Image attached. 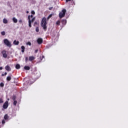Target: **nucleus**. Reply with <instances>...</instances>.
Segmentation results:
<instances>
[{
	"label": "nucleus",
	"mask_w": 128,
	"mask_h": 128,
	"mask_svg": "<svg viewBox=\"0 0 128 128\" xmlns=\"http://www.w3.org/2000/svg\"><path fill=\"white\" fill-rule=\"evenodd\" d=\"M19 22H20V23H22V20H19Z\"/></svg>",
	"instance_id": "obj_35"
},
{
	"label": "nucleus",
	"mask_w": 128,
	"mask_h": 128,
	"mask_svg": "<svg viewBox=\"0 0 128 128\" xmlns=\"http://www.w3.org/2000/svg\"><path fill=\"white\" fill-rule=\"evenodd\" d=\"M28 25H29V26L30 28H31L32 26V20H30V15H29L28 16Z\"/></svg>",
	"instance_id": "obj_6"
},
{
	"label": "nucleus",
	"mask_w": 128,
	"mask_h": 128,
	"mask_svg": "<svg viewBox=\"0 0 128 128\" xmlns=\"http://www.w3.org/2000/svg\"><path fill=\"white\" fill-rule=\"evenodd\" d=\"M2 76H4V74H2Z\"/></svg>",
	"instance_id": "obj_41"
},
{
	"label": "nucleus",
	"mask_w": 128,
	"mask_h": 128,
	"mask_svg": "<svg viewBox=\"0 0 128 128\" xmlns=\"http://www.w3.org/2000/svg\"><path fill=\"white\" fill-rule=\"evenodd\" d=\"M6 80L8 81H10V80H12V76H8L6 78Z\"/></svg>",
	"instance_id": "obj_15"
},
{
	"label": "nucleus",
	"mask_w": 128,
	"mask_h": 128,
	"mask_svg": "<svg viewBox=\"0 0 128 128\" xmlns=\"http://www.w3.org/2000/svg\"><path fill=\"white\" fill-rule=\"evenodd\" d=\"M3 22L4 24H6L8 23V20L6 19H4Z\"/></svg>",
	"instance_id": "obj_22"
},
{
	"label": "nucleus",
	"mask_w": 128,
	"mask_h": 128,
	"mask_svg": "<svg viewBox=\"0 0 128 128\" xmlns=\"http://www.w3.org/2000/svg\"><path fill=\"white\" fill-rule=\"evenodd\" d=\"M4 103V99L2 98H0V104Z\"/></svg>",
	"instance_id": "obj_20"
},
{
	"label": "nucleus",
	"mask_w": 128,
	"mask_h": 128,
	"mask_svg": "<svg viewBox=\"0 0 128 128\" xmlns=\"http://www.w3.org/2000/svg\"><path fill=\"white\" fill-rule=\"evenodd\" d=\"M1 123V122H0V124Z\"/></svg>",
	"instance_id": "obj_43"
},
{
	"label": "nucleus",
	"mask_w": 128,
	"mask_h": 128,
	"mask_svg": "<svg viewBox=\"0 0 128 128\" xmlns=\"http://www.w3.org/2000/svg\"><path fill=\"white\" fill-rule=\"evenodd\" d=\"M28 57H26V62H28Z\"/></svg>",
	"instance_id": "obj_30"
},
{
	"label": "nucleus",
	"mask_w": 128,
	"mask_h": 128,
	"mask_svg": "<svg viewBox=\"0 0 128 128\" xmlns=\"http://www.w3.org/2000/svg\"><path fill=\"white\" fill-rule=\"evenodd\" d=\"M26 44L29 45L30 46H32V43H31V42H28L26 43Z\"/></svg>",
	"instance_id": "obj_27"
},
{
	"label": "nucleus",
	"mask_w": 128,
	"mask_h": 128,
	"mask_svg": "<svg viewBox=\"0 0 128 128\" xmlns=\"http://www.w3.org/2000/svg\"><path fill=\"white\" fill-rule=\"evenodd\" d=\"M16 69H20V64H16Z\"/></svg>",
	"instance_id": "obj_16"
},
{
	"label": "nucleus",
	"mask_w": 128,
	"mask_h": 128,
	"mask_svg": "<svg viewBox=\"0 0 128 128\" xmlns=\"http://www.w3.org/2000/svg\"><path fill=\"white\" fill-rule=\"evenodd\" d=\"M47 24L48 23L46 22V17H44L42 20L40 26H42V27L43 28V29L44 30V31H46L47 30Z\"/></svg>",
	"instance_id": "obj_1"
},
{
	"label": "nucleus",
	"mask_w": 128,
	"mask_h": 128,
	"mask_svg": "<svg viewBox=\"0 0 128 128\" xmlns=\"http://www.w3.org/2000/svg\"><path fill=\"white\" fill-rule=\"evenodd\" d=\"M8 107V101H6L3 104V108H4V109H6Z\"/></svg>",
	"instance_id": "obj_5"
},
{
	"label": "nucleus",
	"mask_w": 128,
	"mask_h": 128,
	"mask_svg": "<svg viewBox=\"0 0 128 128\" xmlns=\"http://www.w3.org/2000/svg\"><path fill=\"white\" fill-rule=\"evenodd\" d=\"M66 22H67V21L66 20H62V23L64 25H66Z\"/></svg>",
	"instance_id": "obj_10"
},
{
	"label": "nucleus",
	"mask_w": 128,
	"mask_h": 128,
	"mask_svg": "<svg viewBox=\"0 0 128 128\" xmlns=\"http://www.w3.org/2000/svg\"><path fill=\"white\" fill-rule=\"evenodd\" d=\"M37 42L38 44H42L43 42V39H42V38H38Z\"/></svg>",
	"instance_id": "obj_7"
},
{
	"label": "nucleus",
	"mask_w": 128,
	"mask_h": 128,
	"mask_svg": "<svg viewBox=\"0 0 128 128\" xmlns=\"http://www.w3.org/2000/svg\"><path fill=\"white\" fill-rule=\"evenodd\" d=\"M24 68L25 70H30V66H24Z\"/></svg>",
	"instance_id": "obj_14"
},
{
	"label": "nucleus",
	"mask_w": 128,
	"mask_h": 128,
	"mask_svg": "<svg viewBox=\"0 0 128 128\" xmlns=\"http://www.w3.org/2000/svg\"><path fill=\"white\" fill-rule=\"evenodd\" d=\"M1 34L3 36H4V35H6V32H4V31H2V32H1Z\"/></svg>",
	"instance_id": "obj_25"
},
{
	"label": "nucleus",
	"mask_w": 128,
	"mask_h": 128,
	"mask_svg": "<svg viewBox=\"0 0 128 128\" xmlns=\"http://www.w3.org/2000/svg\"><path fill=\"white\" fill-rule=\"evenodd\" d=\"M30 17H31V18H33V15H30Z\"/></svg>",
	"instance_id": "obj_39"
},
{
	"label": "nucleus",
	"mask_w": 128,
	"mask_h": 128,
	"mask_svg": "<svg viewBox=\"0 0 128 128\" xmlns=\"http://www.w3.org/2000/svg\"><path fill=\"white\" fill-rule=\"evenodd\" d=\"M26 13L28 14L29 13V11H26Z\"/></svg>",
	"instance_id": "obj_40"
},
{
	"label": "nucleus",
	"mask_w": 128,
	"mask_h": 128,
	"mask_svg": "<svg viewBox=\"0 0 128 128\" xmlns=\"http://www.w3.org/2000/svg\"><path fill=\"white\" fill-rule=\"evenodd\" d=\"M36 32H39V28H38V27H36Z\"/></svg>",
	"instance_id": "obj_26"
},
{
	"label": "nucleus",
	"mask_w": 128,
	"mask_h": 128,
	"mask_svg": "<svg viewBox=\"0 0 128 128\" xmlns=\"http://www.w3.org/2000/svg\"><path fill=\"white\" fill-rule=\"evenodd\" d=\"M0 70H2V67H0Z\"/></svg>",
	"instance_id": "obj_37"
},
{
	"label": "nucleus",
	"mask_w": 128,
	"mask_h": 128,
	"mask_svg": "<svg viewBox=\"0 0 128 128\" xmlns=\"http://www.w3.org/2000/svg\"><path fill=\"white\" fill-rule=\"evenodd\" d=\"M6 70L8 72L11 71L12 68L8 65H6L5 67Z\"/></svg>",
	"instance_id": "obj_8"
},
{
	"label": "nucleus",
	"mask_w": 128,
	"mask_h": 128,
	"mask_svg": "<svg viewBox=\"0 0 128 128\" xmlns=\"http://www.w3.org/2000/svg\"><path fill=\"white\" fill-rule=\"evenodd\" d=\"M36 20V18L34 17V18H32V22H34V21Z\"/></svg>",
	"instance_id": "obj_28"
},
{
	"label": "nucleus",
	"mask_w": 128,
	"mask_h": 128,
	"mask_svg": "<svg viewBox=\"0 0 128 128\" xmlns=\"http://www.w3.org/2000/svg\"><path fill=\"white\" fill-rule=\"evenodd\" d=\"M21 49H22V53H24V50H25V47H24V46H22Z\"/></svg>",
	"instance_id": "obj_11"
},
{
	"label": "nucleus",
	"mask_w": 128,
	"mask_h": 128,
	"mask_svg": "<svg viewBox=\"0 0 128 128\" xmlns=\"http://www.w3.org/2000/svg\"><path fill=\"white\" fill-rule=\"evenodd\" d=\"M53 7H50L49 8V10H52Z\"/></svg>",
	"instance_id": "obj_34"
},
{
	"label": "nucleus",
	"mask_w": 128,
	"mask_h": 128,
	"mask_svg": "<svg viewBox=\"0 0 128 128\" xmlns=\"http://www.w3.org/2000/svg\"><path fill=\"white\" fill-rule=\"evenodd\" d=\"M2 54L4 58H6V57H8V54H6V50H2Z\"/></svg>",
	"instance_id": "obj_4"
},
{
	"label": "nucleus",
	"mask_w": 128,
	"mask_h": 128,
	"mask_svg": "<svg viewBox=\"0 0 128 128\" xmlns=\"http://www.w3.org/2000/svg\"><path fill=\"white\" fill-rule=\"evenodd\" d=\"M0 86L1 87H4V84L3 82H1V83H0Z\"/></svg>",
	"instance_id": "obj_23"
},
{
	"label": "nucleus",
	"mask_w": 128,
	"mask_h": 128,
	"mask_svg": "<svg viewBox=\"0 0 128 128\" xmlns=\"http://www.w3.org/2000/svg\"><path fill=\"white\" fill-rule=\"evenodd\" d=\"M8 74L7 72H4V75H6Z\"/></svg>",
	"instance_id": "obj_38"
},
{
	"label": "nucleus",
	"mask_w": 128,
	"mask_h": 128,
	"mask_svg": "<svg viewBox=\"0 0 128 128\" xmlns=\"http://www.w3.org/2000/svg\"><path fill=\"white\" fill-rule=\"evenodd\" d=\"M66 12V9H63L62 12H60V13H59V17L60 18H63V17H64Z\"/></svg>",
	"instance_id": "obj_2"
},
{
	"label": "nucleus",
	"mask_w": 128,
	"mask_h": 128,
	"mask_svg": "<svg viewBox=\"0 0 128 128\" xmlns=\"http://www.w3.org/2000/svg\"><path fill=\"white\" fill-rule=\"evenodd\" d=\"M32 14L33 15H35L36 13L35 12L34 10H32L31 12Z\"/></svg>",
	"instance_id": "obj_29"
},
{
	"label": "nucleus",
	"mask_w": 128,
	"mask_h": 128,
	"mask_svg": "<svg viewBox=\"0 0 128 128\" xmlns=\"http://www.w3.org/2000/svg\"><path fill=\"white\" fill-rule=\"evenodd\" d=\"M19 43V41H16V40L14 41V45H18Z\"/></svg>",
	"instance_id": "obj_13"
},
{
	"label": "nucleus",
	"mask_w": 128,
	"mask_h": 128,
	"mask_svg": "<svg viewBox=\"0 0 128 128\" xmlns=\"http://www.w3.org/2000/svg\"><path fill=\"white\" fill-rule=\"evenodd\" d=\"M4 119H6V120L8 119V114H6L4 115Z\"/></svg>",
	"instance_id": "obj_21"
},
{
	"label": "nucleus",
	"mask_w": 128,
	"mask_h": 128,
	"mask_svg": "<svg viewBox=\"0 0 128 128\" xmlns=\"http://www.w3.org/2000/svg\"><path fill=\"white\" fill-rule=\"evenodd\" d=\"M16 99V95H14L12 96V100H14V102L15 101Z\"/></svg>",
	"instance_id": "obj_24"
},
{
	"label": "nucleus",
	"mask_w": 128,
	"mask_h": 128,
	"mask_svg": "<svg viewBox=\"0 0 128 128\" xmlns=\"http://www.w3.org/2000/svg\"><path fill=\"white\" fill-rule=\"evenodd\" d=\"M44 56H42V58H44Z\"/></svg>",
	"instance_id": "obj_42"
},
{
	"label": "nucleus",
	"mask_w": 128,
	"mask_h": 128,
	"mask_svg": "<svg viewBox=\"0 0 128 128\" xmlns=\"http://www.w3.org/2000/svg\"><path fill=\"white\" fill-rule=\"evenodd\" d=\"M70 1H72V0H66V3H68V2H70Z\"/></svg>",
	"instance_id": "obj_31"
},
{
	"label": "nucleus",
	"mask_w": 128,
	"mask_h": 128,
	"mask_svg": "<svg viewBox=\"0 0 128 128\" xmlns=\"http://www.w3.org/2000/svg\"><path fill=\"white\" fill-rule=\"evenodd\" d=\"M4 42L8 47H12V43L8 39H4Z\"/></svg>",
	"instance_id": "obj_3"
},
{
	"label": "nucleus",
	"mask_w": 128,
	"mask_h": 128,
	"mask_svg": "<svg viewBox=\"0 0 128 128\" xmlns=\"http://www.w3.org/2000/svg\"><path fill=\"white\" fill-rule=\"evenodd\" d=\"M60 20H58V21H57L56 22V25H58V26H60Z\"/></svg>",
	"instance_id": "obj_17"
},
{
	"label": "nucleus",
	"mask_w": 128,
	"mask_h": 128,
	"mask_svg": "<svg viewBox=\"0 0 128 128\" xmlns=\"http://www.w3.org/2000/svg\"><path fill=\"white\" fill-rule=\"evenodd\" d=\"M52 14H50V15H49V16H48V17L47 18V20H49L50 18H52Z\"/></svg>",
	"instance_id": "obj_18"
},
{
	"label": "nucleus",
	"mask_w": 128,
	"mask_h": 128,
	"mask_svg": "<svg viewBox=\"0 0 128 128\" xmlns=\"http://www.w3.org/2000/svg\"><path fill=\"white\" fill-rule=\"evenodd\" d=\"M12 20H13L14 23H17V22L18 21V19H16L15 17H14L12 18Z\"/></svg>",
	"instance_id": "obj_12"
},
{
	"label": "nucleus",
	"mask_w": 128,
	"mask_h": 128,
	"mask_svg": "<svg viewBox=\"0 0 128 128\" xmlns=\"http://www.w3.org/2000/svg\"><path fill=\"white\" fill-rule=\"evenodd\" d=\"M36 59V57L34 56H30L29 57V60L30 61H33V60H34Z\"/></svg>",
	"instance_id": "obj_9"
},
{
	"label": "nucleus",
	"mask_w": 128,
	"mask_h": 128,
	"mask_svg": "<svg viewBox=\"0 0 128 128\" xmlns=\"http://www.w3.org/2000/svg\"><path fill=\"white\" fill-rule=\"evenodd\" d=\"M6 123V121L4 120H2V124H4Z\"/></svg>",
	"instance_id": "obj_32"
},
{
	"label": "nucleus",
	"mask_w": 128,
	"mask_h": 128,
	"mask_svg": "<svg viewBox=\"0 0 128 128\" xmlns=\"http://www.w3.org/2000/svg\"><path fill=\"white\" fill-rule=\"evenodd\" d=\"M17 103L18 101L16 100V99H15L14 101V106H16Z\"/></svg>",
	"instance_id": "obj_19"
},
{
	"label": "nucleus",
	"mask_w": 128,
	"mask_h": 128,
	"mask_svg": "<svg viewBox=\"0 0 128 128\" xmlns=\"http://www.w3.org/2000/svg\"><path fill=\"white\" fill-rule=\"evenodd\" d=\"M38 49H36V50H35L34 53H38Z\"/></svg>",
	"instance_id": "obj_33"
},
{
	"label": "nucleus",
	"mask_w": 128,
	"mask_h": 128,
	"mask_svg": "<svg viewBox=\"0 0 128 128\" xmlns=\"http://www.w3.org/2000/svg\"><path fill=\"white\" fill-rule=\"evenodd\" d=\"M38 22H34V24H35V25H38Z\"/></svg>",
	"instance_id": "obj_36"
}]
</instances>
